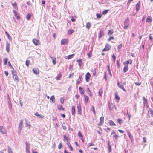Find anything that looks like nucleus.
I'll return each instance as SVG.
<instances>
[{"instance_id": "obj_51", "label": "nucleus", "mask_w": 153, "mask_h": 153, "mask_svg": "<svg viewBox=\"0 0 153 153\" xmlns=\"http://www.w3.org/2000/svg\"><path fill=\"white\" fill-rule=\"evenodd\" d=\"M78 135L79 137H81V138H83L82 135L80 131H79L78 132Z\"/></svg>"}, {"instance_id": "obj_21", "label": "nucleus", "mask_w": 153, "mask_h": 153, "mask_svg": "<svg viewBox=\"0 0 153 153\" xmlns=\"http://www.w3.org/2000/svg\"><path fill=\"white\" fill-rule=\"evenodd\" d=\"M140 2H138L136 5V8L137 11H138L140 9Z\"/></svg>"}, {"instance_id": "obj_8", "label": "nucleus", "mask_w": 153, "mask_h": 153, "mask_svg": "<svg viewBox=\"0 0 153 153\" xmlns=\"http://www.w3.org/2000/svg\"><path fill=\"white\" fill-rule=\"evenodd\" d=\"M82 80V76L79 75V78L76 81V83L77 85L79 84Z\"/></svg>"}, {"instance_id": "obj_58", "label": "nucleus", "mask_w": 153, "mask_h": 153, "mask_svg": "<svg viewBox=\"0 0 153 153\" xmlns=\"http://www.w3.org/2000/svg\"><path fill=\"white\" fill-rule=\"evenodd\" d=\"M74 54H72L71 55H70L68 56V59H70L72 58L73 56L74 55Z\"/></svg>"}, {"instance_id": "obj_22", "label": "nucleus", "mask_w": 153, "mask_h": 153, "mask_svg": "<svg viewBox=\"0 0 153 153\" xmlns=\"http://www.w3.org/2000/svg\"><path fill=\"white\" fill-rule=\"evenodd\" d=\"M77 62L79 63V65L80 67H81L82 64V59H78L77 60Z\"/></svg>"}, {"instance_id": "obj_33", "label": "nucleus", "mask_w": 153, "mask_h": 153, "mask_svg": "<svg viewBox=\"0 0 153 153\" xmlns=\"http://www.w3.org/2000/svg\"><path fill=\"white\" fill-rule=\"evenodd\" d=\"M103 90L102 89H100L98 92V95L100 96H101L103 93Z\"/></svg>"}, {"instance_id": "obj_38", "label": "nucleus", "mask_w": 153, "mask_h": 153, "mask_svg": "<svg viewBox=\"0 0 153 153\" xmlns=\"http://www.w3.org/2000/svg\"><path fill=\"white\" fill-rule=\"evenodd\" d=\"M113 30H108V35H110L112 34L113 33Z\"/></svg>"}, {"instance_id": "obj_6", "label": "nucleus", "mask_w": 153, "mask_h": 153, "mask_svg": "<svg viewBox=\"0 0 153 153\" xmlns=\"http://www.w3.org/2000/svg\"><path fill=\"white\" fill-rule=\"evenodd\" d=\"M117 84L118 86L120 89L123 90L124 91L126 92V90L124 88L122 84H120L119 82L117 83Z\"/></svg>"}, {"instance_id": "obj_4", "label": "nucleus", "mask_w": 153, "mask_h": 153, "mask_svg": "<svg viewBox=\"0 0 153 153\" xmlns=\"http://www.w3.org/2000/svg\"><path fill=\"white\" fill-rule=\"evenodd\" d=\"M104 30L103 29H101L100 30V33L99 36V38H101L104 35Z\"/></svg>"}, {"instance_id": "obj_13", "label": "nucleus", "mask_w": 153, "mask_h": 153, "mask_svg": "<svg viewBox=\"0 0 153 153\" xmlns=\"http://www.w3.org/2000/svg\"><path fill=\"white\" fill-rule=\"evenodd\" d=\"M23 123V121L22 120H21L20 122L19 123L18 129H22V125Z\"/></svg>"}, {"instance_id": "obj_26", "label": "nucleus", "mask_w": 153, "mask_h": 153, "mask_svg": "<svg viewBox=\"0 0 153 153\" xmlns=\"http://www.w3.org/2000/svg\"><path fill=\"white\" fill-rule=\"evenodd\" d=\"M128 69V65H126L123 68V72L125 73L126 72Z\"/></svg>"}, {"instance_id": "obj_18", "label": "nucleus", "mask_w": 153, "mask_h": 153, "mask_svg": "<svg viewBox=\"0 0 153 153\" xmlns=\"http://www.w3.org/2000/svg\"><path fill=\"white\" fill-rule=\"evenodd\" d=\"M75 107L73 105L72 106V110H71V113L73 115H74L75 114Z\"/></svg>"}, {"instance_id": "obj_62", "label": "nucleus", "mask_w": 153, "mask_h": 153, "mask_svg": "<svg viewBox=\"0 0 153 153\" xmlns=\"http://www.w3.org/2000/svg\"><path fill=\"white\" fill-rule=\"evenodd\" d=\"M13 12L14 13V15L15 17H16V16L18 15H17V12H16V10H13Z\"/></svg>"}, {"instance_id": "obj_44", "label": "nucleus", "mask_w": 153, "mask_h": 153, "mask_svg": "<svg viewBox=\"0 0 153 153\" xmlns=\"http://www.w3.org/2000/svg\"><path fill=\"white\" fill-rule=\"evenodd\" d=\"M143 103L145 104L147 103V100L144 97H143Z\"/></svg>"}, {"instance_id": "obj_45", "label": "nucleus", "mask_w": 153, "mask_h": 153, "mask_svg": "<svg viewBox=\"0 0 153 153\" xmlns=\"http://www.w3.org/2000/svg\"><path fill=\"white\" fill-rule=\"evenodd\" d=\"M8 153H13L11 149L9 146H8Z\"/></svg>"}, {"instance_id": "obj_17", "label": "nucleus", "mask_w": 153, "mask_h": 153, "mask_svg": "<svg viewBox=\"0 0 153 153\" xmlns=\"http://www.w3.org/2000/svg\"><path fill=\"white\" fill-rule=\"evenodd\" d=\"M108 106L109 109L110 111L112 110L114 107V105L111 103L108 104Z\"/></svg>"}, {"instance_id": "obj_12", "label": "nucleus", "mask_w": 153, "mask_h": 153, "mask_svg": "<svg viewBox=\"0 0 153 153\" xmlns=\"http://www.w3.org/2000/svg\"><path fill=\"white\" fill-rule=\"evenodd\" d=\"M84 102L85 103V104H87L88 101L89 100V98L88 97L85 95V94H84Z\"/></svg>"}, {"instance_id": "obj_14", "label": "nucleus", "mask_w": 153, "mask_h": 153, "mask_svg": "<svg viewBox=\"0 0 153 153\" xmlns=\"http://www.w3.org/2000/svg\"><path fill=\"white\" fill-rule=\"evenodd\" d=\"M8 102L9 105V108L10 110H11V109L12 108V105L11 104V101L10 100L9 98H8Z\"/></svg>"}, {"instance_id": "obj_43", "label": "nucleus", "mask_w": 153, "mask_h": 153, "mask_svg": "<svg viewBox=\"0 0 153 153\" xmlns=\"http://www.w3.org/2000/svg\"><path fill=\"white\" fill-rule=\"evenodd\" d=\"M4 61V65H6L7 64V62L8 59L7 58H5L3 60Z\"/></svg>"}, {"instance_id": "obj_40", "label": "nucleus", "mask_w": 153, "mask_h": 153, "mask_svg": "<svg viewBox=\"0 0 153 153\" xmlns=\"http://www.w3.org/2000/svg\"><path fill=\"white\" fill-rule=\"evenodd\" d=\"M68 146L70 148L71 151H72L73 150V148L71 146V144L69 142H68L67 143Z\"/></svg>"}, {"instance_id": "obj_36", "label": "nucleus", "mask_w": 153, "mask_h": 153, "mask_svg": "<svg viewBox=\"0 0 153 153\" xmlns=\"http://www.w3.org/2000/svg\"><path fill=\"white\" fill-rule=\"evenodd\" d=\"M25 124L26 127H29L31 126V125L28 123L26 119L25 120Z\"/></svg>"}, {"instance_id": "obj_9", "label": "nucleus", "mask_w": 153, "mask_h": 153, "mask_svg": "<svg viewBox=\"0 0 153 153\" xmlns=\"http://www.w3.org/2000/svg\"><path fill=\"white\" fill-rule=\"evenodd\" d=\"M10 44L7 41L6 42V50L9 53L10 51Z\"/></svg>"}, {"instance_id": "obj_42", "label": "nucleus", "mask_w": 153, "mask_h": 153, "mask_svg": "<svg viewBox=\"0 0 153 153\" xmlns=\"http://www.w3.org/2000/svg\"><path fill=\"white\" fill-rule=\"evenodd\" d=\"M152 21V19L149 17H148L146 19V22H151Z\"/></svg>"}, {"instance_id": "obj_48", "label": "nucleus", "mask_w": 153, "mask_h": 153, "mask_svg": "<svg viewBox=\"0 0 153 153\" xmlns=\"http://www.w3.org/2000/svg\"><path fill=\"white\" fill-rule=\"evenodd\" d=\"M108 71L109 74L111 76H112V75H111V72L110 69L109 67V66L108 65Z\"/></svg>"}, {"instance_id": "obj_10", "label": "nucleus", "mask_w": 153, "mask_h": 153, "mask_svg": "<svg viewBox=\"0 0 153 153\" xmlns=\"http://www.w3.org/2000/svg\"><path fill=\"white\" fill-rule=\"evenodd\" d=\"M68 39H65L61 40V43L62 45H66L68 43Z\"/></svg>"}, {"instance_id": "obj_55", "label": "nucleus", "mask_w": 153, "mask_h": 153, "mask_svg": "<svg viewBox=\"0 0 153 153\" xmlns=\"http://www.w3.org/2000/svg\"><path fill=\"white\" fill-rule=\"evenodd\" d=\"M112 57L113 58V62H115L116 58V56L114 55V54H113L112 56Z\"/></svg>"}, {"instance_id": "obj_5", "label": "nucleus", "mask_w": 153, "mask_h": 153, "mask_svg": "<svg viewBox=\"0 0 153 153\" xmlns=\"http://www.w3.org/2000/svg\"><path fill=\"white\" fill-rule=\"evenodd\" d=\"M90 76L91 74L89 72H88L85 75V80L86 82H88L89 81Z\"/></svg>"}, {"instance_id": "obj_16", "label": "nucleus", "mask_w": 153, "mask_h": 153, "mask_svg": "<svg viewBox=\"0 0 153 153\" xmlns=\"http://www.w3.org/2000/svg\"><path fill=\"white\" fill-rule=\"evenodd\" d=\"M14 80L15 82H19V79L18 76L16 75L13 76Z\"/></svg>"}, {"instance_id": "obj_2", "label": "nucleus", "mask_w": 153, "mask_h": 153, "mask_svg": "<svg viewBox=\"0 0 153 153\" xmlns=\"http://www.w3.org/2000/svg\"><path fill=\"white\" fill-rule=\"evenodd\" d=\"M111 48V46L109 44H107L105 48L102 50V51H108Z\"/></svg>"}, {"instance_id": "obj_60", "label": "nucleus", "mask_w": 153, "mask_h": 153, "mask_svg": "<svg viewBox=\"0 0 153 153\" xmlns=\"http://www.w3.org/2000/svg\"><path fill=\"white\" fill-rule=\"evenodd\" d=\"M134 83L135 84V85L138 86L140 85L141 84L140 82H134Z\"/></svg>"}, {"instance_id": "obj_57", "label": "nucleus", "mask_w": 153, "mask_h": 153, "mask_svg": "<svg viewBox=\"0 0 153 153\" xmlns=\"http://www.w3.org/2000/svg\"><path fill=\"white\" fill-rule=\"evenodd\" d=\"M96 16L97 18H100L101 17V15L98 13H97Z\"/></svg>"}, {"instance_id": "obj_34", "label": "nucleus", "mask_w": 153, "mask_h": 153, "mask_svg": "<svg viewBox=\"0 0 153 153\" xmlns=\"http://www.w3.org/2000/svg\"><path fill=\"white\" fill-rule=\"evenodd\" d=\"M26 144V149H29L30 148V144L27 142L25 143Z\"/></svg>"}, {"instance_id": "obj_52", "label": "nucleus", "mask_w": 153, "mask_h": 153, "mask_svg": "<svg viewBox=\"0 0 153 153\" xmlns=\"http://www.w3.org/2000/svg\"><path fill=\"white\" fill-rule=\"evenodd\" d=\"M117 122L120 124H121L122 123V120L121 119H118L117 120Z\"/></svg>"}, {"instance_id": "obj_28", "label": "nucleus", "mask_w": 153, "mask_h": 153, "mask_svg": "<svg viewBox=\"0 0 153 153\" xmlns=\"http://www.w3.org/2000/svg\"><path fill=\"white\" fill-rule=\"evenodd\" d=\"M108 123L110 126H116L114 122L111 120L109 121Z\"/></svg>"}, {"instance_id": "obj_37", "label": "nucleus", "mask_w": 153, "mask_h": 153, "mask_svg": "<svg viewBox=\"0 0 153 153\" xmlns=\"http://www.w3.org/2000/svg\"><path fill=\"white\" fill-rule=\"evenodd\" d=\"M91 71L92 72L93 74L94 75H96V69L95 68H94L92 69Z\"/></svg>"}, {"instance_id": "obj_23", "label": "nucleus", "mask_w": 153, "mask_h": 153, "mask_svg": "<svg viewBox=\"0 0 153 153\" xmlns=\"http://www.w3.org/2000/svg\"><path fill=\"white\" fill-rule=\"evenodd\" d=\"M130 63V64L132 63V61L131 60H128L127 61L124 62L123 63L124 64H125L126 65H127L128 64Z\"/></svg>"}, {"instance_id": "obj_11", "label": "nucleus", "mask_w": 153, "mask_h": 153, "mask_svg": "<svg viewBox=\"0 0 153 153\" xmlns=\"http://www.w3.org/2000/svg\"><path fill=\"white\" fill-rule=\"evenodd\" d=\"M32 42L34 44L36 45H38L39 43V41L35 39H33Z\"/></svg>"}, {"instance_id": "obj_64", "label": "nucleus", "mask_w": 153, "mask_h": 153, "mask_svg": "<svg viewBox=\"0 0 153 153\" xmlns=\"http://www.w3.org/2000/svg\"><path fill=\"white\" fill-rule=\"evenodd\" d=\"M88 146H89H89H94V144H93V143H88Z\"/></svg>"}, {"instance_id": "obj_19", "label": "nucleus", "mask_w": 153, "mask_h": 153, "mask_svg": "<svg viewBox=\"0 0 153 153\" xmlns=\"http://www.w3.org/2000/svg\"><path fill=\"white\" fill-rule=\"evenodd\" d=\"M51 101V102L53 103H54L55 102V99L54 96L53 95L51 96L50 98V102Z\"/></svg>"}, {"instance_id": "obj_47", "label": "nucleus", "mask_w": 153, "mask_h": 153, "mask_svg": "<svg viewBox=\"0 0 153 153\" xmlns=\"http://www.w3.org/2000/svg\"><path fill=\"white\" fill-rule=\"evenodd\" d=\"M52 59V62L54 65H55L56 63V59L54 58H53L52 57H51Z\"/></svg>"}, {"instance_id": "obj_20", "label": "nucleus", "mask_w": 153, "mask_h": 153, "mask_svg": "<svg viewBox=\"0 0 153 153\" xmlns=\"http://www.w3.org/2000/svg\"><path fill=\"white\" fill-rule=\"evenodd\" d=\"M127 133L131 141V142H132L133 141V137L130 134L129 131H128Z\"/></svg>"}, {"instance_id": "obj_49", "label": "nucleus", "mask_w": 153, "mask_h": 153, "mask_svg": "<svg viewBox=\"0 0 153 153\" xmlns=\"http://www.w3.org/2000/svg\"><path fill=\"white\" fill-rule=\"evenodd\" d=\"M108 11H109L108 10H105L104 11H102V15H105V14H106Z\"/></svg>"}, {"instance_id": "obj_30", "label": "nucleus", "mask_w": 153, "mask_h": 153, "mask_svg": "<svg viewBox=\"0 0 153 153\" xmlns=\"http://www.w3.org/2000/svg\"><path fill=\"white\" fill-rule=\"evenodd\" d=\"M104 117H101L100 119V124H102L104 123Z\"/></svg>"}, {"instance_id": "obj_7", "label": "nucleus", "mask_w": 153, "mask_h": 153, "mask_svg": "<svg viewBox=\"0 0 153 153\" xmlns=\"http://www.w3.org/2000/svg\"><path fill=\"white\" fill-rule=\"evenodd\" d=\"M77 108L78 114H81L82 110L81 106L80 103H79V104L77 106Z\"/></svg>"}, {"instance_id": "obj_61", "label": "nucleus", "mask_w": 153, "mask_h": 153, "mask_svg": "<svg viewBox=\"0 0 153 153\" xmlns=\"http://www.w3.org/2000/svg\"><path fill=\"white\" fill-rule=\"evenodd\" d=\"M64 99L63 98H61L60 99V102L61 103L63 104L64 101Z\"/></svg>"}, {"instance_id": "obj_15", "label": "nucleus", "mask_w": 153, "mask_h": 153, "mask_svg": "<svg viewBox=\"0 0 153 153\" xmlns=\"http://www.w3.org/2000/svg\"><path fill=\"white\" fill-rule=\"evenodd\" d=\"M33 72L36 74H39V70L38 68H34L33 69Z\"/></svg>"}, {"instance_id": "obj_35", "label": "nucleus", "mask_w": 153, "mask_h": 153, "mask_svg": "<svg viewBox=\"0 0 153 153\" xmlns=\"http://www.w3.org/2000/svg\"><path fill=\"white\" fill-rule=\"evenodd\" d=\"M108 149L109 152H111V145L110 144V142L109 141H108Z\"/></svg>"}, {"instance_id": "obj_50", "label": "nucleus", "mask_w": 153, "mask_h": 153, "mask_svg": "<svg viewBox=\"0 0 153 153\" xmlns=\"http://www.w3.org/2000/svg\"><path fill=\"white\" fill-rule=\"evenodd\" d=\"M115 98L117 100H120V97H119L117 95V94L116 93H115Z\"/></svg>"}, {"instance_id": "obj_39", "label": "nucleus", "mask_w": 153, "mask_h": 153, "mask_svg": "<svg viewBox=\"0 0 153 153\" xmlns=\"http://www.w3.org/2000/svg\"><path fill=\"white\" fill-rule=\"evenodd\" d=\"M5 33L7 36L8 39L10 40H11L12 39V37L10 36L8 33L7 32H5Z\"/></svg>"}, {"instance_id": "obj_31", "label": "nucleus", "mask_w": 153, "mask_h": 153, "mask_svg": "<svg viewBox=\"0 0 153 153\" xmlns=\"http://www.w3.org/2000/svg\"><path fill=\"white\" fill-rule=\"evenodd\" d=\"M87 91L88 92V94H89V95L91 96L92 97L93 94L92 93H91V91L90 90L89 88L88 87V88H87Z\"/></svg>"}, {"instance_id": "obj_56", "label": "nucleus", "mask_w": 153, "mask_h": 153, "mask_svg": "<svg viewBox=\"0 0 153 153\" xmlns=\"http://www.w3.org/2000/svg\"><path fill=\"white\" fill-rule=\"evenodd\" d=\"M30 62V61L29 60H26L25 62V63L27 67H28L29 66V63Z\"/></svg>"}, {"instance_id": "obj_1", "label": "nucleus", "mask_w": 153, "mask_h": 153, "mask_svg": "<svg viewBox=\"0 0 153 153\" xmlns=\"http://www.w3.org/2000/svg\"><path fill=\"white\" fill-rule=\"evenodd\" d=\"M129 25V21L128 19H126L124 22V28L125 29H127Z\"/></svg>"}, {"instance_id": "obj_32", "label": "nucleus", "mask_w": 153, "mask_h": 153, "mask_svg": "<svg viewBox=\"0 0 153 153\" xmlns=\"http://www.w3.org/2000/svg\"><path fill=\"white\" fill-rule=\"evenodd\" d=\"M74 32V30L73 29H69L68 31V34L69 35L71 34L73 32Z\"/></svg>"}, {"instance_id": "obj_63", "label": "nucleus", "mask_w": 153, "mask_h": 153, "mask_svg": "<svg viewBox=\"0 0 153 153\" xmlns=\"http://www.w3.org/2000/svg\"><path fill=\"white\" fill-rule=\"evenodd\" d=\"M149 39L150 41L152 40L153 39V38H152V37L151 36V34L149 35Z\"/></svg>"}, {"instance_id": "obj_29", "label": "nucleus", "mask_w": 153, "mask_h": 153, "mask_svg": "<svg viewBox=\"0 0 153 153\" xmlns=\"http://www.w3.org/2000/svg\"><path fill=\"white\" fill-rule=\"evenodd\" d=\"M70 140L68 137H66V135H65L64 136V141H67V143L69 142V140Z\"/></svg>"}, {"instance_id": "obj_3", "label": "nucleus", "mask_w": 153, "mask_h": 153, "mask_svg": "<svg viewBox=\"0 0 153 153\" xmlns=\"http://www.w3.org/2000/svg\"><path fill=\"white\" fill-rule=\"evenodd\" d=\"M0 132L4 134H6L7 132L2 126H0Z\"/></svg>"}, {"instance_id": "obj_24", "label": "nucleus", "mask_w": 153, "mask_h": 153, "mask_svg": "<svg viewBox=\"0 0 153 153\" xmlns=\"http://www.w3.org/2000/svg\"><path fill=\"white\" fill-rule=\"evenodd\" d=\"M57 108L59 110L64 111V108L62 105H57Z\"/></svg>"}, {"instance_id": "obj_46", "label": "nucleus", "mask_w": 153, "mask_h": 153, "mask_svg": "<svg viewBox=\"0 0 153 153\" xmlns=\"http://www.w3.org/2000/svg\"><path fill=\"white\" fill-rule=\"evenodd\" d=\"M31 17V15L30 14H27L26 16V19L27 20H29L30 18Z\"/></svg>"}, {"instance_id": "obj_41", "label": "nucleus", "mask_w": 153, "mask_h": 153, "mask_svg": "<svg viewBox=\"0 0 153 153\" xmlns=\"http://www.w3.org/2000/svg\"><path fill=\"white\" fill-rule=\"evenodd\" d=\"M12 74L13 76L15 75H17L16 72L14 70L11 71Z\"/></svg>"}, {"instance_id": "obj_27", "label": "nucleus", "mask_w": 153, "mask_h": 153, "mask_svg": "<svg viewBox=\"0 0 153 153\" xmlns=\"http://www.w3.org/2000/svg\"><path fill=\"white\" fill-rule=\"evenodd\" d=\"M62 75L60 73H59V74H58L56 76V80H59L60 78L61 77Z\"/></svg>"}, {"instance_id": "obj_53", "label": "nucleus", "mask_w": 153, "mask_h": 153, "mask_svg": "<svg viewBox=\"0 0 153 153\" xmlns=\"http://www.w3.org/2000/svg\"><path fill=\"white\" fill-rule=\"evenodd\" d=\"M62 142H60L59 144L58 145V149H60L61 148L62 146Z\"/></svg>"}, {"instance_id": "obj_25", "label": "nucleus", "mask_w": 153, "mask_h": 153, "mask_svg": "<svg viewBox=\"0 0 153 153\" xmlns=\"http://www.w3.org/2000/svg\"><path fill=\"white\" fill-rule=\"evenodd\" d=\"M91 26V25L89 22H88L87 23L86 25V27L88 29V30L89 28H90Z\"/></svg>"}, {"instance_id": "obj_54", "label": "nucleus", "mask_w": 153, "mask_h": 153, "mask_svg": "<svg viewBox=\"0 0 153 153\" xmlns=\"http://www.w3.org/2000/svg\"><path fill=\"white\" fill-rule=\"evenodd\" d=\"M122 47V44L119 45L117 47V49L118 51H119L120 49Z\"/></svg>"}, {"instance_id": "obj_59", "label": "nucleus", "mask_w": 153, "mask_h": 153, "mask_svg": "<svg viewBox=\"0 0 153 153\" xmlns=\"http://www.w3.org/2000/svg\"><path fill=\"white\" fill-rule=\"evenodd\" d=\"M116 64L118 68L120 67V64H119V61L118 60H117L116 61Z\"/></svg>"}]
</instances>
